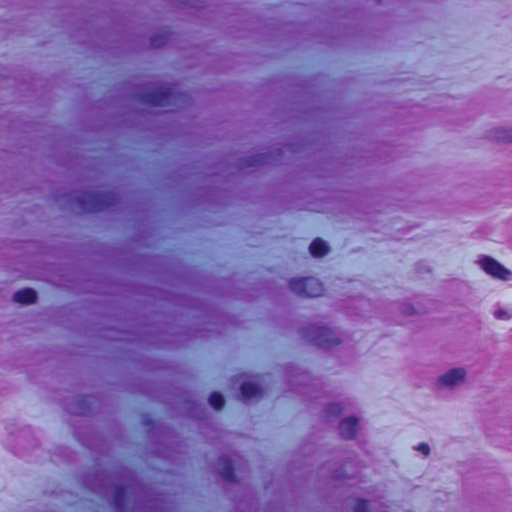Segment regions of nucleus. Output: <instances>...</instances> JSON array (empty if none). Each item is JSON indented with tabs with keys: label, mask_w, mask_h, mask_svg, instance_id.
<instances>
[{
	"label": "nucleus",
	"mask_w": 512,
	"mask_h": 512,
	"mask_svg": "<svg viewBox=\"0 0 512 512\" xmlns=\"http://www.w3.org/2000/svg\"><path fill=\"white\" fill-rule=\"evenodd\" d=\"M140 102L157 107H184L190 102L187 93H175L172 88H157L138 95Z\"/></svg>",
	"instance_id": "obj_1"
},
{
	"label": "nucleus",
	"mask_w": 512,
	"mask_h": 512,
	"mask_svg": "<svg viewBox=\"0 0 512 512\" xmlns=\"http://www.w3.org/2000/svg\"><path fill=\"white\" fill-rule=\"evenodd\" d=\"M76 200L83 211L94 213L115 206L120 201V196L114 191H85Z\"/></svg>",
	"instance_id": "obj_2"
},
{
	"label": "nucleus",
	"mask_w": 512,
	"mask_h": 512,
	"mask_svg": "<svg viewBox=\"0 0 512 512\" xmlns=\"http://www.w3.org/2000/svg\"><path fill=\"white\" fill-rule=\"evenodd\" d=\"M300 333L306 341L320 348L329 349L340 343L335 333L326 327L309 324L303 326Z\"/></svg>",
	"instance_id": "obj_3"
},
{
	"label": "nucleus",
	"mask_w": 512,
	"mask_h": 512,
	"mask_svg": "<svg viewBox=\"0 0 512 512\" xmlns=\"http://www.w3.org/2000/svg\"><path fill=\"white\" fill-rule=\"evenodd\" d=\"M288 286L296 295L311 298L321 296L324 291L322 282L314 277L293 278Z\"/></svg>",
	"instance_id": "obj_4"
},
{
	"label": "nucleus",
	"mask_w": 512,
	"mask_h": 512,
	"mask_svg": "<svg viewBox=\"0 0 512 512\" xmlns=\"http://www.w3.org/2000/svg\"><path fill=\"white\" fill-rule=\"evenodd\" d=\"M478 263L488 275L500 280L510 279L511 272L492 257L482 256Z\"/></svg>",
	"instance_id": "obj_5"
},
{
	"label": "nucleus",
	"mask_w": 512,
	"mask_h": 512,
	"mask_svg": "<svg viewBox=\"0 0 512 512\" xmlns=\"http://www.w3.org/2000/svg\"><path fill=\"white\" fill-rule=\"evenodd\" d=\"M466 372L463 368H453L444 373L438 379V384L442 387H451L464 380Z\"/></svg>",
	"instance_id": "obj_6"
},
{
	"label": "nucleus",
	"mask_w": 512,
	"mask_h": 512,
	"mask_svg": "<svg viewBox=\"0 0 512 512\" xmlns=\"http://www.w3.org/2000/svg\"><path fill=\"white\" fill-rule=\"evenodd\" d=\"M358 430V419L347 417L339 423V433L344 439H353Z\"/></svg>",
	"instance_id": "obj_7"
},
{
	"label": "nucleus",
	"mask_w": 512,
	"mask_h": 512,
	"mask_svg": "<svg viewBox=\"0 0 512 512\" xmlns=\"http://www.w3.org/2000/svg\"><path fill=\"white\" fill-rule=\"evenodd\" d=\"M219 474L220 476L228 481L235 482L234 468L230 457L223 455L218 458Z\"/></svg>",
	"instance_id": "obj_8"
},
{
	"label": "nucleus",
	"mask_w": 512,
	"mask_h": 512,
	"mask_svg": "<svg viewBox=\"0 0 512 512\" xmlns=\"http://www.w3.org/2000/svg\"><path fill=\"white\" fill-rule=\"evenodd\" d=\"M127 500L126 489L121 485H114L112 489L113 506L117 512H124Z\"/></svg>",
	"instance_id": "obj_9"
},
{
	"label": "nucleus",
	"mask_w": 512,
	"mask_h": 512,
	"mask_svg": "<svg viewBox=\"0 0 512 512\" xmlns=\"http://www.w3.org/2000/svg\"><path fill=\"white\" fill-rule=\"evenodd\" d=\"M13 300L24 305L33 304L37 300V293L32 288H24L14 293Z\"/></svg>",
	"instance_id": "obj_10"
},
{
	"label": "nucleus",
	"mask_w": 512,
	"mask_h": 512,
	"mask_svg": "<svg viewBox=\"0 0 512 512\" xmlns=\"http://www.w3.org/2000/svg\"><path fill=\"white\" fill-rule=\"evenodd\" d=\"M241 395L244 400H251L262 395V389L259 385L253 382H244L241 385Z\"/></svg>",
	"instance_id": "obj_11"
},
{
	"label": "nucleus",
	"mask_w": 512,
	"mask_h": 512,
	"mask_svg": "<svg viewBox=\"0 0 512 512\" xmlns=\"http://www.w3.org/2000/svg\"><path fill=\"white\" fill-rule=\"evenodd\" d=\"M488 137L495 141L512 142V127H499L489 132Z\"/></svg>",
	"instance_id": "obj_12"
},
{
	"label": "nucleus",
	"mask_w": 512,
	"mask_h": 512,
	"mask_svg": "<svg viewBox=\"0 0 512 512\" xmlns=\"http://www.w3.org/2000/svg\"><path fill=\"white\" fill-rule=\"evenodd\" d=\"M309 251L313 257H323L329 252V246L324 240L317 238L310 244Z\"/></svg>",
	"instance_id": "obj_13"
},
{
	"label": "nucleus",
	"mask_w": 512,
	"mask_h": 512,
	"mask_svg": "<svg viewBox=\"0 0 512 512\" xmlns=\"http://www.w3.org/2000/svg\"><path fill=\"white\" fill-rule=\"evenodd\" d=\"M170 39V32L168 30H161L153 34L150 38V46L153 48L163 47Z\"/></svg>",
	"instance_id": "obj_14"
},
{
	"label": "nucleus",
	"mask_w": 512,
	"mask_h": 512,
	"mask_svg": "<svg viewBox=\"0 0 512 512\" xmlns=\"http://www.w3.org/2000/svg\"><path fill=\"white\" fill-rule=\"evenodd\" d=\"M208 400L209 404L216 410H220L224 407L225 399L221 393L212 392Z\"/></svg>",
	"instance_id": "obj_15"
},
{
	"label": "nucleus",
	"mask_w": 512,
	"mask_h": 512,
	"mask_svg": "<svg viewBox=\"0 0 512 512\" xmlns=\"http://www.w3.org/2000/svg\"><path fill=\"white\" fill-rule=\"evenodd\" d=\"M266 162V155L258 154L245 160L244 165L248 167L257 166Z\"/></svg>",
	"instance_id": "obj_16"
},
{
	"label": "nucleus",
	"mask_w": 512,
	"mask_h": 512,
	"mask_svg": "<svg viewBox=\"0 0 512 512\" xmlns=\"http://www.w3.org/2000/svg\"><path fill=\"white\" fill-rule=\"evenodd\" d=\"M354 512H368L369 503L366 500L358 499L352 507Z\"/></svg>",
	"instance_id": "obj_17"
},
{
	"label": "nucleus",
	"mask_w": 512,
	"mask_h": 512,
	"mask_svg": "<svg viewBox=\"0 0 512 512\" xmlns=\"http://www.w3.org/2000/svg\"><path fill=\"white\" fill-rule=\"evenodd\" d=\"M343 411V407L340 403H332L326 407V412L329 415H340Z\"/></svg>",
	"instance_id": "obj_18"
},
{
	"label": "nucleus",
	"mask_w": 512,
	"mask_h": 512,
	"mask_svg": "<svg viewBox=\"0 0 512 512\" xmlns=\"http://www.w3.org/2000/svg\"><path fill=\"white\" fill-rule=\"evenodd\" d=\"M494 316H495V318L500 319V320L509 319L511 317V315L503 309L496 310L494 312Z\"/></svg>",
	"instance_id": "obj_19"
},
{
	"label": "nucleus",
	"mask_w": 512,
	"mask_h": 512,
	"mask_svg": "<svg viewBox=\"0 0 512 512\" xmlns=\"http://www.w3.org/2000/svg\"><path fill=\"white\" fill-rule=\"evenodd\" d=\"M417 450L420 451L424 456H428L430 452V447L426 443H420L417 446Z\"/></svg>",
	"instance_id": "obj_20"
}]
</instances>
